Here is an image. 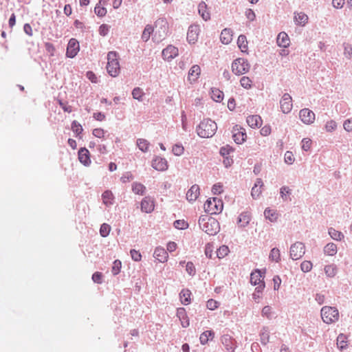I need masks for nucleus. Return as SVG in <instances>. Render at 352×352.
Instances as JSON below:
<instances>
[{"mask_svg": "<svg viewBox=\"0 0 352 352\" xmlns=\"http://www.w3.org/2000/svg\"><path fill=\"white\" fill-rule=\"evenodd\" d=\"M199 228L209 235L216 234L220 229L219 223L214 218L201 215L199 219Z\"/></svg>", "mask_w": 352, "mask_h": 352, "instance_id": "nucleus-1", "label": "nucleus"}, {"mask_svg": "<svg viewBox=\"0 0 352 352\" xmlns=\"http://www.w3.org/2000/svg\"><path fill=\"white\" fill-rule=\"evenodd\" d=\"M217 129V124L210 119H205L201 122L197 128L199 136L204 138L212 137Z\"/></svg>", "mask_w": 352, "mask_h": 352, "instance_id": "nucleus-2", "label": "nucleus"}, {"mask_svg": "<svg viewBox=\"0 0 352 352\" xmlns=\"http://www.w3.org/2000/svg\"><path fill=\"white\" fill-rule=\"evenodd\" d=\"M107 70L113 77H116L119 74L120 67L117 52L111 51L108 53Z\"/></svg>", "mask_w": 352, "mask_h": 352, "instance_id": "nucleus-3", "label": "nucleus"}, {"mask_svg": "<svg viewBox=\"0 0 352 352\" xmlns=\"http://www.w3.org/2000/svg\"><path fill=\"white\" fill-rule=\"evenodd\" d=\"M321 318L327 324L334 323L339 319V311L336 307L324 306L321 309Z\"/></svg>", "mask_w": 352, "mask_h": 352, "instance_id": "nucleus-4", "label": "nucleus"}, {"mask_svg": "<svg viewBox=\"0 0 352 352\" xmlns=\"http://www.w3.org/2000/svg\"><path fill=\"white\" fill-rule=\"evenodd\" d=\"M223 204L221 199L213 197L208 199L204 204V210L211 214H216L221 212Z\"/></svg>", "mask_w": 352, "mask_h": 352, "instance_id": "nucleus-5", "label": "nucleus"}, {"mask_svg": "<svg viewBox=\"0 0 352 352\" xmlns=\"http://www.w3.org/2000/svg\"><path fill=\"white\" fill-rule=\"evenodd\" d=\"M250 65L246 59L239 58L232 63V72L238 76L243 75L249 72Z\"/></svg>", "mask_w": 352, "mask_h": 352, "instance_id": "nucleus-6", "label": "nucleus"}, {"mask_svg": "<svg viewBox=\"0 0 352 352\" xmlns=\"http://www.w3.org/2000/svg\"><path fill=\"white\" fill-rule=\"evenodd\" d=\"M154 36L157 40H162L167 35L168 30V24L166 19H158L155 23Z\"/></svg>", "mask_w": 352, "mask_h": 352, "instance_id": "nucleus-7", "label": "nucleus"}, {"mask_svg": "<svg viewBox=\"0 0 352 352\" xmlns=\"http://www.w3.org/2000/svg\"><path fill=\"white\" fill-rule=\"evenodd\" d=\"M232 138L234 141L239 144H243L247 139V134L245 129L236 125L232 129Z\"/></svg>", "mask_w": 352, "mask_h": 352, "instance_id": "nucleus-8", "label": "nucleus"}, {"mask_svg": "<svg viewBox=\"0 0 352 352\" xmlns=\"http://www.w3.org/2000/svg\"><path fill=\"white\" fill-rule=\"evenodd\" d=\"M305 254V245L302 243L296 242L290 248V256L293 260L300 258Z\"/></svg>", "mask_w": 352, "mask_h": 352, "instance_id": "nucleus-9", "label": "nucleus"}, {"mask_svg": "<svg viewBox=\"0 0 352 352\" xmlns=\"http://www.w3.org/2000/svg\"><path fill=\"white\" fill-rule=\"evenodd\" d=\"M80 50L78 41L75 38H71L67 44L66 56L69 58L75 57Z\"/></svg>", "mask_w": 352, "mask_h": 352, "instance_id": "nucleus-10", "label": "nucleus"}, {"mask_svg": "<svg viewBox=\"0 0 352 352\" xmlns=\"http://www.w3.org/2000/svg\"><path fill=\"white\" fill-rule=\"evenodd\" d=\"M280 109L283 113H288L291 111L293 104L292 98L289 94H285L280 101Z\"/></svg>", "mask_w": 352, "mask_h": 352, "instance_id": "nucleus-11", "label": "nucleus"}, {"mask_svg": "<svg viewBox=\"0 0 352 352\" xmlns=\"http://www.w3.org/2000/svg\"><path fill=\"white\" fill-rule=\"evenodd\" d=\"M299 116L302 122L306 124H310L315 120V113L309 109H301Z\"/></svg>", "mask_w": 352, "mask_h": 352, "instance_id": "nucleus-12", "label": "nucleus"}, {"mask_svg": "<svg viewBox=\"0 0 352 352\" xmlns=\"http://www.w3.org/2000/svg\"><path fill=\"white\" fill-rule=\"evenodd\" d=\"M152 167L158 170L164 171L168 169V165L166 159L161 157H155L152 161Z\"/></svg>", "mask_w": 352, "mask_h": 352, "instance_id": "nucleus-13", "label": "nucleus"}, {"mask_svg": "<svg viewBox=\"0 0 352 352\" xmlns=\"http://www.w3.org/2000/svg\"><path fill=\"white\" fill-rule=\"evenodd\" d=\"M199 31L198 25H192L189 27L187 32V40L190 43H195L197 41Z\"/></svg>", "mask_w": 352, "mask_h": 352, "instance_id": "nucleus-14", "label": "nucleus"}, {"mask_svg": "<svg viewBox=\"0 0 352 352\" xmlns=\"http://www.w3.org/2000/svg\"><path fill=\"white\" fill-rule=\"evenodd\" d=\"M178 49L173 45H168L162 51V56L164 60H170L178 55Z\"/></svg>", "mask_w": 352, "mask_h": 352, "instance_id": "nucleus-15", "label": "nucleus"}, {"mask_svg": "<svg viewBox=\"0 0 352 352\" xmlns=\"http://www.w3.org/2000/svg\"><path fill=\"white\" fill-rule=\"evenodd\" d=\"M200 195L199 186L197 184L192 185L186 192V199L190 202L195 201Z\"/></svg>", "mask_w": 352, "mask_h": 352, "instance_id": "nucleus-16", "label": "nucleus"}, {"mask_svg": "<svg viewBox=\"0 0 352 352\" xmlns=\"http://www.w3.org/2000/svg\"><path fill=\"white\" fill-rule=\"evenodd\" d=\"M201 74V68L197 65L191 67L188 72V80L190 83H194L199 78Z\"/></svg>", "mask_w": 352, "mask_h": 352, "instance_id": "nucleus-17", "label": "nucleus"}, {"mask_svg": "<svg viewBox=\"0 0 352 352\" xmlns=\"http://www.w3.org/2000/svg\"><path fill=\"white\" fill-rule=\"evenodd\" d=\"M155 208L154 201L148 197H144L141 202V210L142 212L150 213Z\"/></svg>", "mask_w": 352, "mask_h": 352, "instance_id": "nucleus-18", "label": "nucleus"}, {"mask_svg": "<svg viewBox=\"0 0 352 352\" xmlns=\"http://www.w3.org/2000/svg\"><path fill=\"white\" fill-rule=\"evenodd\" d=\"M78 160L85 166L91 164L90 153L86 148H81L78 151Z\"/></svg>", "mask_w": 352, "mask_h": 352, "instance_id": "nucleus-19", "label": "nucleus"}, {"mask_svg": "<svg viewBox=\"0 0 352 352\" xmlns=\"http://www.w3.org/2000/svg\"><path fill=\"white\" fill-rule=\"evenodd\" d=\"M246 122L251 128L255 129L261 126L263 120L260 116L252 115L247 118Z\"/></svg>", "mask_w": 352, "mask_h": 352, "instance_id": "nucleus-20", "label": "nucleus"}, {"mask_svg": "<svg viewBox=\"0 0 352 352\" xmlns=\"http://www.w3.org/2000/svg\"><path fill=\"white\" fill-rule=\"evenodd\" d=\"M177 316L181 321L182 326L184 328L188 327L190 324L189 319L187 316L186 309L180 307L177 310Z\"/></svg>", "mask_w": 352, "mask_h": 352, "instance_id": "nucleus-21", "label": "nucleus"}, {"mask_svg": "<svg viewBox=\"0 0 352 352\" xmlns=\"http://www.w3.org/2000/svg\"><path fill=\"white\" fill-rule=\"evenodd\" d=\"M198 12L204 21H208L210 19V14L208 11V7L205 2L201 1L198 6Z\"/></svg>", "mask_w": 352, "mask_h": 352, "instance_id": "nucleus-22", "label": "nucleus"}, {"mask_svg": "<svg viewBox=\"0 0 352 352\" xmlns=\"http://www.w3.org/2000/svg\"><path fill=\"white\" fill-rule=\"evenodd\" d=\"M250 282L252 285H258V286L261 283H264L263 276H262L260 270H255L252 272L250 275Z\"/></svg>", "mask_w": 352, "mask_h": 352, "instance_id": "nucleus-23", "label": "nucleus"}, {"mask_svg": "<svg viewBox=\"0 0 352 352\" xmlns=\"http://www.w3.org/2000/svg\"><path fill=\"white\" fill-rule=\"evenodd\" d=\"M222 43L229 44L232 40V32L230 29L225 28L222 30L220 36Z\"/></svg>", "mask_w": 352, "mask_h": 352, "instance_id": "nucleus-24", "label": "nucleus"}, {"mask_svg": "<svg viewBox=\"0 0 352 352\" xmlns=\"http://www.w3.org/2000/svg\"><path fill=\"white\" fill-rule=\"evenodd\" d=\"M277 44L280 47H287L289 45V38L285 32H280L277 36Z\"/></svg>", "mask_w": 352, "mask_h": 352, "instance_id": "nucleus-25", "label": "nucleus"}, {"mask_svg": "<svg viewBox=\"0 0 352 352\" xmlns=\"http://www.w3.org/2000/svg\"><path fill=\"white\" fill-rule=\"evenodd\" d=\"M154 256L161 263L167 261L168 254L166 250L161 248H157L154 252Z\"/></svg>", "mask_w": 352, "mask_h": 352, "instance_id": "nucleus-26", "label": "nucleus"}, {"mask_svg": "<svg viewBox=\"0 0 352 352\" xmlns=\"http://www.w3.org/2000/svg\"><path fill=\"white\" fill-rule=\"evenodd\" d=\"M180 300L182 304L188 305L191 302V292L188 289H184L181 291L179 294Z\"/></svg>", "mask_w": 352, "mask_h": 352, "instance_id": "nucleus-27", "label": "nucleus"}, {"mask_svg": "<svg viewBox=\"0 0 352 352\" xmlns=\"http://www.w3.org/2000/svg\"><path fill=\"white\" fill-rule=\"evenodd\" d=\"M264 214L266 219H269L271 222H275L278 218V213L276 210L266 208Z\"/></svg>", "mask_w": 352, "mask_h": 352, "instance_id": "nucleus-28", "label": "nucleus"}, {"mask_svg": "<svg viewBox=\"0 0 352 352\" xmlns=\"http://www.w3.org/2000/svg\"><path fill=\"white\" fill-rule=\"evenodd\" d=\"M211 98L217 102H220L223 99V93L220 89L217 88H212L210 92Z\"/></svg>", "mask_w": 352, "mask_h": 352, "instance_id": "nucleus-29", "label": "nucleus"}, {"mask_svg": "<svg viewBox=\"0 0 352 352\" xmlns=\"http://www.w3.org/2000/svg\"><path fill=\"white\" fill-rule=\"evenodd\" d=\"M237 45L242 52H247L248 50V41L245 35H240L237 40Z\"/></svg>", "mask_w": 352, "mask_h": 352, "instance_id": "nucleus-30", "label": "nucleus"}, {"mask_svg": "<svg viewBox=\"0 0 352 352\" xmlns=\"http://www.w3.org/2000/svg\"><path fill=\"white\" fill-rule=\"evenodd\" d=\"M222 342L225 345L227 350H232L234 351V349H235V344L230 336L227 335L223 336L222 337Z\"/></svg>", "mask_w": 352, "mask_h": 352, "instance_id": "nucleus-31", "label": "nucleus"}, {"mask_svg": "<svg viewBox=\"0 0 352 352\" xmlns=\"http://www.w3.org/2000/svg\"><path fill=\"white\" fill-rule=\"evenodd\" d=\"M214 333L213 331H206L203 332L200 336V338H199L200 342L202 344H206V343H208V340L210 339L212 340L214 338Z\"/></svg>", "mask_w": 352, "mask_h": 352, "instance_id": "nucleus-32", "label": "nucleus"}, {"mask_svg": "<svg viewBox=\"0 0 352 352\" xmlns=\"http://www.w3.org/2000/svg\"><path fill=\"white\" fill-rule=\"evenodd\" d=\"M324 272L328 277L333 278L337 274V267L334 264L327 265L324 267Z\"/></svg>", "mask_w": 352, "mask_h": 352, "instance_id": "nucleus-33", "label": "nucleus"}, {"mask_svg": "<svg viewBox=\"0 0 352 352\" xmlns=\"http://www.w3.org/2000/svg\"><path fill=\"white\" fill-rule=\"evenodd\" d=\"M324 252L329 256H333L337 253V245L333 243H329L325 245Z\"/></svg>", "mask_w": 352, "mask_h": 352, "instance_id": "nucleus-34", "label": "nucleus"}, {"mask_svg": "<svg viewBox=\"0 0 352 352\" xmlns=\"http://www.w3.org/2000/svg\"><path fill=\"white\" fill-rule=\"evenodd\" d=\"M295 21L297 24L305 25L308 21V16L303 12L297 13L294 16Z\"/></svg>", "mask_w": 352, "mask_h": 352, "instance_id": "nucleus-35", "label": "nucleus"}, {"mask_svg": "<svg viewBox=\"0 0 352 352\" xmlns=\"http://www.w3.org/2000/svg\"><path fill=\"white\" fill-rule=\"evenodd\" d=\"M102 201L103 203L108 206L112 204V201L113 199V195L111 191L106 190L102 193Z\"/></svg>", "mask_w": 352, "mask_h": 352, "instance_id": "nucleus-36", "label": "nucleus"}, {"mask_svg": "<svg viewBox=\"0 0 352 352\" xmlns=\"http://www.w3.org/2000/svg\"><path fill=\"white\" fill-rule=\"evenodd\" d=\"M154 32L155 33V31H154V28L152 27V25H147L143 32H142V38L144 41H148L149 38H150V36L151 34Z\"/></svg>", "mask_w": 352, "mask_h": 352, "instance_id": "nucleus-37", "label": "nucleus"}, {"mask_svg": "<svg viewBox=\"0 0 352 352\" xmlns=\"http://www.w3.org/2000/svg\"><path fill=\"white\" fill-rule=\"evenodd\" d=\"M145 190L146 187L140 183L135 182L132 185V190L137 195H143Z\"/></svg>", "mask_w": 352, "mask_h": 352, "instance_id": "nucleus-38", "label": "nucleus"}, {"mask_svg": "<svg viewBox=\"0 0 352 352\" xmlns=\"http://www.w3.org/2000/svg\"><path fill=\"white\" fill-rule=\"evenodd\" d=\"M230 252L229 248L227 245H223L219 247L217 250V256L219 258H223L226 256Z\"/></svg>", "mask_w": 352, "mask_h": 352, "instance_id": "nucleus-39", "label": "nucleus"}, {"mask_svg": "<svg viewBox=\"0 0 352 352\" xmlns=\"http://www.w3.org/2000/svg\"><path fill=\"white\" fill-rule=\"evenodd\" d=\"M137 146L142 152H146L149 148V142L145 139L140 138L137 140Z\"/></svg>", "mask_w": 352, "mask_h": 352, "instance_id": "nucleus-40", "label": "nucleus"}, {"mask_svg": "<svg viewBox=\"0 0 352 352\" xmlns=\"http://www.w3.org/2000/svg\"><path fill=\"white\" fill-rule=\"evenodd\" d=\"M329 234L331 236V237L337 241H341L344 238V234L334 228H329Z\"/></svg>", "mask_w": 352, "mask_h": 352, "instance_id": "nucleus-41", "label": "nucleus"}, {"mask_svg": "<svg viewBox=\"0 0 352 352\" xmlns=\"http://www.w3.org/2000/svg\"><path fill=\"white\" fill-rule=\"evenodd\" d=\"M133 98L138 101H142L144 93L140 87H135L132 91Z\"/></svg>", "mask_w": 352, "mask_h": 352, "instance_id": "nucleus-42", "label": "nucleus"}, {"mask_svg": "<svg viewBox=\"0 0 352 352\" xmlns=\"http://www.w3.org/2000/svg\"><path fill=\"white\" fill-rule=\"evenodd\" d=\"M250 219V215L248 213H242L239 217V223H240L241 226L245 227L249 223Z\"/></svg>", "mask_w": 352, "mask_h": 352, "instance_id": "nucleus-43", "label": "nucleus"}, {"mask_svg": "<svg viewBox=\"0 0 352 352\" xmlns=\"http://www.w3.org/2000/svg\"><path fill=\"white\" fill-rule=\"evenodd\" d=\"M240 84L243 88L249 89L252 87V81L249 77L243 76L240 80Z\"/></svg>", "mask_w": 352, "mask_h": 352, "instance_id": "nucleus-44", "label": "nucleus"}, {"mask_svg": "<svg viewBox=\"0 0 352 352\" xmlns=\"http://www.w3.org/2000/svg\"><path fill=\"white\" fill-rule=\"evenodd\" d=\"M72 130L76 135H79L82 133L83 129L80 123L74 120L72 123Z\"/></svg>", "mask_w": 352, "mask_h": 352, "instance_id": "nucleus-45", "label": "nucleus"}, {"mask_svg": "<svg viewBox=\"0 0 352 352\" xmlns=\"http://www.w3.org/2000/svg\"><path fill=\"white\" fill-rule=\"evenodd\" d=\"M265 288V283H261L257 286L255 289V292L253 294V298L256 300L261 298L263 290Z\"/></svg>", "mask_w": 352, "mask_h": 352, "instance_id": "nucleus-46", "label": "nucleus"}, {"mask_svg": "<svg viewBox=\"0 0 352 352\" xmlns=\"http://www.w3.org/2000/svg\"><path fill=\"white\" fill-rule=\"evenodd\" d=\"M270 258L272 261L278 262L280 259V251L277 248H273L270 254Z\"/></svg>", "mask_w": 352, "mask_h": 352, "instance_id": "nucleus-47", "label": "nucleus"}, {"mask_svg": "<svg viewBox=\"0 0 352 352\" xmlns=\"http://www.w3.org/2000/svg\"><path fill=\"white\" fill-rule=\"evenodd\" d=\"M95 13L97 16L102 17L107 14V9L100 4H97L94 9Z\"/></svg>", "mask_w": 352, "mask_h": 352, "instance_id": "nucleus-48", "label": "nucleus"}, {"mask_svg": "<svg viewBox=\"0 0 352 352\" xmlns=\"http://www.w3.org/2000/svg\"><path fill=\"white\" fill-rule=\"evenodd\" d=\"M111 231V227L107 223H103L100 228V234L102 237H106L109 235Z\"/></svg>", "mask_w": 352, "mask_h": 352, "instance_id": "nucleus-49", "label": "nucleus"}, {"mask_svg": "<svg viewBox=\"0 0 352 352\" xmlns=\"http://www.w3.org/2000/svg\"><path fill=\"white\" fill-rule=\"evenodd\" d=\"M172 151L174 155L180 156L184 153V148L182 144H177L173 146Z\"/></svg>", "mask_w": 352, "mask_h": 352, "instance_id": "nucleus-50", "label": "nucleus"}, {"mask_svg": "<svg viewBox=\"0 0 352 352\" xmlns=\"http://www.w3.org/2000/svg\"><path fill=\"white\" fill-rule=\"evenodd\" d=\"M121 267H122V263H121V261L120 260H116L113 263L112 273L114 275L118 274L120 273V272Z\"/></svg>", "mask_w": 352, "mask_h": 352, "instance_id": "nucleus-51", "label": "nucleus"}, {"mask_svg": "<svg viewBox=\"0 0 352 352\" xmlns=\"http://www.w3.org/2000/svg\"><path fill=\"white\" fill-rule=\"evenodd\" d=\"M312 263L309 261H304L300 265L301 270L304 272H310L312 269Z\"/></svg>", "mask_w": 352, "mask_h": 352, "instance_id": "nucleus-52", "label": "nucleus"}, {"mask_svg": "<svg viewBox=\"0 0 352 352\" xmlns=\"http://www.w3.org/2000/svg\"><path fill=\"white\" fill-rule=\"evenodd\" d=\"M345 337L343 335L338 336L337 338V345L340 349H344L347 346Z\"/></svg>", "mask_w": 352, "mask_h": 352, "instance_id": "nucleus-53", "label": "nucleus"}, {"mask_svg": "<svg viewBox=\"0 0 352 352\" xmlns=\"http://www.w3.org/2000/svg\"><path fill=\"white\" fill-rule=\"evenodd\" d=\"M311 144L312 141L309 138H304L301 142V147L305 151H307L311 148Z\"/></svg>", "mask_w": 352, "mask_h": 352, "instance_id": "nucleus-54", "label": "nucleus"}, {"mask_svg": "<svg viewBox=\"0 0 352 352\" xmlns=\"http://www.w3.org/2000/svg\"><path fill=\"white\" fill-rule=\"evenodd\" d=\"M219 302L214 299H210L207 301L206 307L210 310H214L218 308Z\"/></svg>", "mask_w": 352, "mask_h": 352, "instance_id": "nucleus-55", "label": "nucleus"}, {"mask_svg": "<svg viewBox=\"0 0 352 352\" xmlns=\"http://www.w3.org/2000/svg\"><path fill=\"white\" fill-rule=\"evenodd\" d=\"M223 191V186L221 183H217L213 185L212 192L214 195H219Z\"/></svg>", "mask_w": 352, "mask_h": 352, "instance_id": "nucleus-56", "label": "nucleus"}, {"mask_svg": "<svg viewBox=\"0 0 352 352\" xmlns=\"http://www.w3.org/2000/svg\"><path fill=\"white\" fill-rule=\"evenodd\" d=\"M174 226L177 229L184 230L188 228V224L184 220H177L174 222Z\"/></svg>", "mask_w": 352, "mask_h": 352, "instance_id": "nucleus-57", "label": "nucleus"}, {"mask_svg": "<svg viewBox=\"0 0 352 352\" xmlns=\"http://www.w3.org/2000/svg\"><path fill=\"white\" fill-rule=\"evenodd\" d=\"M336 127H337V124L333 120H329V121L327 122V123L325 124V129L327 132H331V131L336 130Z\"/></svg>", "mask_w": 352, "mask_h": 352, "instance_id": "nucleus-58", "label": "nucleus"}, {"mask_svg": "<svg viewBox=\"0 0 352 352\" xmlns=\"http://www.w3.org/2000/svg\"><path fill=\"white\" fill-rule=\"evenodd\" d=\"M232 152H233V148L229 145L223 146L220 149V153L223 156H229V155Z\"/></svg>", "mask_w": 352, "mask_h": 352, "instance_id": "nucleus-59", "label": "nucleus"}, {"mask_svg": "<svg viewBox=\"0 0 352 352\" xmlns=\"http://www.w3.org/2000/svg\"><path fill=\"white\" fill-rule=\"evenodd\" d=\"M214 246L212 243H207L205 247V254L206 256L211 258L212 256V252H213Z\"/></svg>", "mask_w": 352, "mask_h": 352, "instance_id": "nucleus-60", "label": "nucleus"}, {"mask_svg": "<svg viewBox=\"0 0 352 352\" xmlns=\"http://www.w3.org/2000/svg\"><path fill=\"white\" fill-rule=\"evenodd\" d=\"M186 270L187 273L190 276L195 275V274L196 272L195 267L192 262H188L186 263Z\"/></svg>", "mask_w": 352, "mask_h": 352, "instance_id": "nucleus-61", "label": "nucleus"}, {"mask_svg": "<svg viewBox=\"0 0 352 352\" xmlns=\"http://www.w3.org/2000/svg\"><path fill=\"white\" fill-rule=\"evenodd\" d=\"M92 134L98 138H104L105 135V131L104 129L101 128L94 129L92 131Z\"/></svg>", "mask_w": 352, "mask_h": 352, "instance_id": "nucleus-62", "label": "nucleus"}, {"mask_svg": "<svg viewBox=\"0 0 352 352\" xmlns=\"http://www.w3.org/2000/svg\"><path fill=\"white\" fill-rule=\"evenodd\" d=\"M285 162L288 164H292L294 162V157L291 151H287L285 153Z\"/></svg>", "mask_w": 352, "mask_h": 352, "instance_id": "nucleus-63", "label": "nucleus"}, {"mask_svg": "<svg viewBox=\"0 0 352 352\" xmlns=\"http://www.w3.org/2000/svg\"><path fill=\"white\" fill-rule=\"evenodd\" d=\"M131 256L135 261H140L142 259V255L140 252L136 250H131L130 251Z\"/></svg>", "mask_w": 352, "mask_h": 352, "instance_id": "nucleus-64", "label": "nucleus"}]
</instances>
